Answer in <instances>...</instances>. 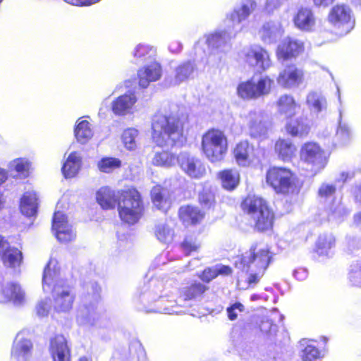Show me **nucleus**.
<instances>
[{
  "label": "nucleus",
  "mask_w": 361,
  "mask_h": 361,
  "mask_svg": "<svg viewBox=\"0 0 361 361\" xmlns=\"http://www.w3.org/2000/svg\"><path fill=\"white\" fill-rule=\"evenodd\" d=\"M348 214V210L341 202H334L330 207L328 215V220L331 222L338 223L344 219Z\"/></svg>",
  "instance_id": "49530a36"
},
{
  "label": "nucleus",
  "mask_w": 361,
  "mask_h": 361,
  "mask_svg": "<svg viewBox=\"0 0 361 361\" xmlns=\"http://www.w3.org/2000/svg\"><path fill=\"white\" fill-rule=\"evenodd\" d=\"M297 151L296 146L289 139H279L275 143V152L283 161L290 160Z\"/></svg>",
  "instance_id": "c9c22d12"
},
{
  "label": "nucleus",
  "mask_w": 361,
  "mask_h": 361,
  "mask_svg": "<svg viewBox=\"0 0 361 361\" xmlns=\"http://www.w3.org/2000/svg\"><path fill=\"white\" fill-rule=\"evenodd\" d=\"M286 129L293 137H303L309 133L310 126L307 118L300 117L289 121L286 125Z\"/></svg>",
  "instance_id": "7c9ffc66"
},
{
  "label": "nucleus",
  "mask_w": 361,
  "mask_h": 361,
  "mask_svg": "<svg viewBox=\"0 0 361 361\" xmlns=\"http://www.w3.org/2000/svg\"><path fill=\"white\" fill-rule=\"evenodd\" d=\"M151 197L153 204L158 209L166 212L171 204L170 191L160 185L154 186L151 190Z\"/></svg>",
  "instance_id": "bb28decb"
},
{
  "label": "nucleus",
  "mask_w": 361,
  "mask_h": 361,
  "mask_svg": "<svg viewBox=\"0 0 361 361\" xmlns=\"http://www.w3.org/2000/svg\"><path fill=\"white\" fill-rule=\"evenodd\" d=\"M336 187L333 183H324L319 188L318 194L321 198H329L336 192Z\"/></svg>",
  "instance_id": "bf43d9fd"
},
{
  "label": "nucleus",
  "mask_w": 361,
  "mask_h": 361,
  "mask_svg": "<svg viewBox=\"0 0 361 361\" xmlns=\"http://www.w3.org/2000/svg\"><path fill=\"white\" fill-rule=\"evenodd\" d=\"M353 140V130L350 125L342 120V110L339 109L338 126L334 136V145L338 147L348 145Z\"/></svg>",
  "instance_id": "393cba45"
},
{
  "label": "nucleus",
  "mask_w": 361,
  "mask_h": 361,
  "mask_svg": "<svg viewBox=\"0 0 361 361\" xmlns=\"http://www.w3.org/2000/svg\"><path fill=\"white\" fill-rule=\"evenodd\" d=\"M162 75V68L159 63L152 61L140 68L137 71L139 85L147 87L150 82L159 80Z\"/></svg>",
  "instance_id": "412c9836"
},
{
  "label": "nucleus",
  "mask_w": 361,
  "mask_h": 361,
  "mask_svg": "<svg viewBox=\"0 0 361 361\" xmlns=\"http://www.w3.org/2000/svg\"><path fill=\"white\" fill-rule=\"evenodd\" d=\"M121 162L118 159L104 157L97 163L99 170L104 173H110L121 166Z\"/></svg>",
  "instance_id": "3c124183"
},
{
  "label": "nucleus",
  "mask_w": 361,
  "mask_h": 361,
  "mask_svg": "<svg viewBox=\"0 0 361 361\" xmlns=\"http://www.w3.org/2000/svg\"><path fill=\"white\" fill-rule=\"evenodd\" d=\"M270 261L269 250L262 244L252 245L249 251L235 260V267L248 274L245 281L243 279L238 280V286L242 289L257 283L263 276Z\"/></svg>",
  "instance_id": "f03ea898"
},
{
  "label": "nucleus",
  "mask_w": 361,
  "mask_h": 361,
  "mask_svg": "<svg viewBox=\"0 0 361 361\" xmlns=\"http://www.w3.org/2000/svg\"><path fill=\"white\" fill-rule=\"evenodd\" d=\"M250 134L254 137H264L268 131V117L260 110H252L245 116Z\"/></svg>",
  "instance_id": "9b49d317"
},
{
  "label": "nucleus",
  "mask_w": 361,
  "mask_h": 361,
  "mask_svg": "<svg viewBox=\"0 0 361 361\" xmlns=\"http://www.w3.org/2000/svg\"><path fill=\"white\" fill-rule=\"evenodd\" d=\"M244 310V306L240 302H235L231 307L227 308L228 317L230 320H235L237 319L239 313Z\"/></svg>",
  "instance_id": "052dcab7"
},
{
  "label": "nucleus",
  "mask_w": 361,
  "mask_h": 361,
  "mask_svg": "<svg viewBox=\"0 0 361 361\" xmlns=\"http://www.w3.org/2000/svg\"><path fill=\"white\" fill-rule=\"evenodd\" d=\"M65 2L76 6H87L99 2L100 0H63ZM3 0H0V4Z\"/></svg>",
  "instance_id": "0e129e2a"
},
{
  "label": "nucleus",
  "mask_w": 361,
  "mask_h": 361,
  "mask_svg": "<svg viewBox=\"0 0 361 361\" xmlns=\"http://www.w3.org/2000/svg\"><path fill=\"white\" fill-rule=\"evenodd\" d=\"M306 104L310 110L315 114H319L327 108L326 97L320 92L310 91L306 96Z\"/></svg>",
  "instance_id": "f704fd0d"
},
{
  "label": "nucleus",
  "mask_w": 361,
  "mask_h": 361,
  "mask_svg": "<svg viewBox=\"0 0 361 361\" xmlns=\"http://www.w3.org/2000/svg\"><path fill=\"white\" fill-rule=\"evenodd\" d=\"M300 159L310 165L312 171L315 173L322 170L327 163L324 151L315 142H307L302 145Z\"/></svg>",
  "instance_id": "9d476101"
},
{
  "label": "nucleus",
  "mask_w": 361,
  "mask_h": 361,
  "mask_svg": "<svg viewBox=\"0 0 361 361\" xmlns=\"http://www.w3.org/2000/svg\"><path fill=\"white\" fill-rule=\"evenodd\" d=\"M242 207L250 216L255 228L265 231L271 228L274 213L264 199L257 196H248L242 203Z\"/></svg>",
  "instance_id": "20e7f679"
},
{
  "label": "nucleus",
  "mask_w": 361,
  "mask_h": 361,
  "mask_svg": "<svg viewBox=\"0 0 361 361\" xmlns=\"http://www.w3.org/2000/svg\"><path fill=\"white\" fill-rule=\"evenodd\" d=\"M234 35L231 32L218 30L206 35V42L212 49L226 51L231 48L230 40Z\"/></svg>",
  "instance_id": "4be33fe9"
},
{
  "label": "nucleus",
  "mask_w": 361,
  "mask_h": 361,
  "mask_svg": "<svg viewBox=\"0 0 361 361\" xmlns=\"http://www.w3.org/2000/svg\"><path fill=\"white\" fill-rule=\"evenodd\" d=\"M195 66L191 61H186L176 66L171 74L164 78L167 87L177 86L188 80L193 74Z\"/></svg>",
  "instance_id": "2eb2a0df"
},
{
  "label": "nucleus",
  "mask_w": 361,
  "mask_h": 361,
  "mask_svg": "<svg viewBox=\"0 0 361 361\" xmlns=\"http://www.w3.org/2000/svg\"><path fill=\"white\" fill-rule=\"evenodd\" d=\"M293 276L298 281H304L307 278L308 271L305 268H298L294 271Z\"/></svg>",
  "instance_id": "338daca9"
},
{
  "label": "nucleus",
  "mask_w": 361,
  "mask_h": 361,
  "mask_svg": "<svg viewBox=\"0 0 361 361\" xmlns=\"http://www.w3.org/2000/svg\"><path fill=\"white\" fill-rule=\"evenodd\" d=\"M96 318L97 312L95 304H92L90 306L84 305L80 307L77 316V320L79 324L82 325H92L94 324Z\"/></svg>",
  "instance_id": "37998d69"
},
{
  "label": "nucleus",
  "mask_w": 361,
  "mask_h": 361,
  "mask_svg": "<svg viewBox=\"0 0 361 361\" xmlns=\"http://www.w3.org/2000/svg\"><path fill=\"white\" fill-rule=\"evenodd\" d=\"M281 23L278 20H269L263 23L258 31L260 39L267 44L276 42L283 34Z\"/></svg>",
  "instance_id": "aec40b11"
},
{
  "label": "nucleus",
  "mask_w": 361,
  "mask_h": 361,
  "mask_svg": "<svg viewBox=\"0 0 361 361\" xmlns=\"http://www.w3.org/2000/svg\"><path fill=\"white\" fill-rule=\"evenodd\" d=\"M348 280L351 286L361 288V262L350 266Z\"/></svg>",
  "instance_id": "864d4df0"
},
{
  "label": "nucleus",
  "mask_w": 361,
  "mask_h": 361,
  "mask_svg": "<svg viewBox=\"0 0 361 361\" xmlns=\"http://www.w3.org/2000/svg\"><path fill=\"white\" fill-rule=\"evenodd\" d=\"M154 233L161 242L167 243L173 239V232L166 223L158 224L155 227Z\"/></svg>",
  "instance_id": "8fccbe9b"
},
{
  "label": "nucleus",
  "mask_w": 361,
  "mask_h": 361,
  "mask_svg": "<svg viewBox=\"0 0 361 361\" xmlns=\"http://www.w3.org/2000/svg\"><path fill=\"white\" fill-rule=\"evenodd\" d=\"M336 239L331 233H324L318 237L315 244V252L319 255H329L335 246Z\"/></svg>",
  "instance_id": "ea45409f"
},
{
  "label": "nucleus",
  "mask_w": 361,
  "mask_h": 361,
  "mask_svg": "<svg viewBox=\"0 0 361 361\" xmlns=\"http://www.w3.org/2000/svg\"><path fill=\"white\" fill-rule=\"evenodd\" d=\"M37 207L38 197L36 192L34 191L25 192L20 200L21 212L27 216H32L37 213Z\"/></svg>",
  "instance_id": "473e14b6"
},
{
  "label": "nucleus",
  "mask_w": 361,
  "mask_h": 361,
  "mask_svg": "<svg viewBox=\"0 0 361 361\" xmlns=\"http://www.w3.org/2000/svg\"><path fill=\"white\" fill-rule=\"evenodd\" d=\"M179 216L183 222L186 224L199 223L204 217V214L197 207L183 206L180 208Z\"/></svg>",
  "instance_id": "e433bc0d"
},
{
  "label": "nucleus",
  "mask_w": 361,
  "mask_h": 361,
  "mask_svg": "<svg viewBox=\"0 0 361 361\" xmlns=\"http://www.w3.org/2000/svg\"><path fill=\"white\" fill-rule=\"evenodd\" d=\"M52 228L58 240L68 243L75 238L76 234L73 226L68 224L63 213L58 211L54 213Z\"/></svg>",
  "instance_id": "4468645a"
},
{
  "label": "nucleus",
  "mask_w": 361,
  "mask_h": 361,
  "mask_svg": "<svg viewBox=\"0 0 361 361\" xmlns=\"http://www.w3.org/2000/svg\"><path fill=\"white\" fill-rule=\"evenodd\" d=\"M178 156L169 151L155 152L152 159V164L154 166L169 169L176 165Z\"/></svg>",
  "instance_id": "4c0bfd02"
},
{
  "label": "nucleus",
  "mask_w": 361,
  "mask_h": 361,
  "mask_svg": "<svg viewBox=\"0 0 361 361\" xmlns=\"http://www.w3.org/2000/svg\"><path fill=\"white\" fill-rule=\"evenodd\" d=\"M267 182L278 193L288 194L297 190L296 177L286 168L270 169L267 173Z\"/></svg>",
  "instance_id": "0eeeda50"
},
{
  "label": "nucleus",
  "mask_w": 361,
  "mask_h": 361,
  "mask_svg": "<svg viewBox=\"0 0 361 361\" xmlns=\"http://www.w3.org/2000/svg\"><path fill=\"white\" fill-rule=\"evenodd\" d=\"M216 276H228L231 274L232 269L230 267L222 264H216L214 266Z\"/></svg>",
  "instance_id": "69168bd1"
},
{
  "label": "nucleus",
  "mask_w": 361,
  "mask_h": 361,
  "mask_svg": "<svg viewBox=\"0 0 361 361\" xmlns=\"http://www.w3.org/2000/svg\"><path fill=\"white\" fill-rule=\"evenodd\" d=\"M281 0H266L265 8L271 12L281 4Z\"/></svg>",
  "instance_id": "774afa93"
},
{
  "label": "nucleus",
  "mask_w": 361,
  "mask_h": 361,
  "mask_svg": "<svg viewBox=\"0 0 361 361\" xmlns=\"http://www.w3.org/2000/svg\"><path fill=\"white\" fill-rule=\"evenodd\" d=\"M143 204L139 192L135 188L123 190L118 203L121 219L128 224H135L143 214Z\"/></svg>",
  "instance_id": "39448f33"
},
{
  "label": "nucleus",
  "mask_w": 361,
  "mask_h": 361,
  "mask_svg": "<svg viewBox=\"0 0 361 361\" xmlns=\"http://www.w3.org/2000/svg\"><path fill=\"white\" fill-rule=\"evenodd\" d=\"M49 352L54 361H71V348L66 338L57 335L50 341Z\"/></svg>",
  "instance_id": "a211bd4d"
},
{
  "label": "nucleus",
  "mask_w": 361,
  "mask_h": 361,
  "mask_svg": "<svg viewBox=\"0 0 361 361\" xmlns=\"http://www.w3.org/2000/svg\"><path fill=\"white\" fill-rule=\"evenodd\" d=\"M202 149L210 161H221L228 150V141L226 135L219 130L207 131L202 138Z\"/></svg>",
  "instance_id": "423d86ee"
},
{
  "label": "nucleus",
  "mask_w": 361,
  "mask_h": 361,
  "mask_svg": "<svg viewBox=\"0 0 361 361\" xmlns=\"http://www.w3.org/2000/svg\"><path fill=\"white\" fill-rule=\"evenodd\" d=\"M328 19L335 27L341 30V34L348 33L355 25L351 9L344 4L333 6L329 11Z\"/></svg>",
  "instance_id": "1a4fd4ad"
},
{
  "label": "nucleus",
  "mask_w": 361,
  "mask_h": 361,
  "mask_svg": "<svg viewBox=\"0 0 361 361\" xmlns=\"http://www.w3.org/2000/svg\"><path fill=\"white\" fill-rule=\"evenodd\" d=\"M233 156L238 166H248L253 160L254 147L247 141L240 142L234 148Z\"/></svg>",
  "instance_id": "b1692460"
},
{
  "label": "nucleus",
  "mask_w": 361,
  "mask_h": 361,
  "mask_svg": "<svg viewBox=\"0 0 361 361\" xmlns=\"http://www.w3.org/2000/svg\"><path fill=\"white\" fill-rule=\"evenodd\" d=\"M177 161L182 171L190 178H200L206 173L202 161L186 152H180L178 155Z\"/></svg>",
  "instance_id": "ddd939ff"
},
{
  "label": "nucleus",
  "mask_w": 361,
  "mask_h": 361,
  "mask_svg": "<svg viewBox=\"0 0 361 361\" xmlns=\"http://www.w3.org/2000/svg\"><path fill=\"white\" fill-rule=\"evenodd\" d=\"M200 247V244L192 238H185L182 243V248L183 251L187 254H190L191 252L196 251Z\"/></svg>",
  "instance_id": "680f3d73"
},
{
  "label": "nucleus",
  "mask_w": 361,
  "mask_h": 361,
  "mask_svg": "<svg viewBox=\"0 0 361 361\" xmlns=\"http://www.w3.org/2000/svg\"><path fill=\"white\" fill-rule=\"evenodd\" d=\"M29 162L27 160L22 158L16 159L11 161L8 164L10 170H15L18 173L24 174L29 169Z\"/></svg>",
  "instance_id": "6e6d98bb"
},
{
  "label": "nucleus",
  "mask_w": 361,
  "mask_h": 361,
  "mask_svg": "<svg viewBox=\"0 0 361 361\" xmlns=\"http://www.w3.org/2000/svg\"><path fill=\"white\" fill-rule=\"evenodd\" d=\"M137 98L133 93L125 94L112 102V111L116 115L131 114L135 111Z\"/></svg>",
  "instance_id": "5701e85b"
},
{
  "label": "nucleus",
  "mask_w": 361,
  "mask_h": 361,
  "mask_svg": "<svg viewBox=\"0 0 361 361\" xmlns=\"http://www.w3.org/2000/svg\"><path fill=\"white\" fill-rule=\"evenodd\" d=\"M51 305L49 298L39 300L35 307V312L38 317H47L51 309Z\"/></svg>",
  "instance_id": "13d9d810"
},
{
  "label": "nucleus",
  "mask_w": 361,
  "mask_h": 361,
  "mask_svg": "<svg viewBox=\"0 0 361 361\" xmlns=\"http://www.w3.org/2000/svg\"><path fill=\"white\" fill-rule=\"evenodd\" d=\"M12 301L16 305H21L25 301V293L20 286L15 283H0V302Z\"/></svg>",
  "instance_id": "6ab92c4d"
},
{
  "label": "nucleus",
  "mask_w": 361,
  "mask_h": 361,
  "mask_svg": "<svg viewBox=\"0 0 361 361\" xmlns=\"http://www.w3.org/2000/svg\"><path fill=\"white\" fill-rule=\"evenodd\" d=\"M244 62L259 72L268 70L272 65L269 51L259 45H251L243 51Z\"/></svg>",
  "instance_id": "6e6552de"
},
{
  "label": "nucleus",
  "mask_w": 361,
  "mask_h": 361,
  "mask_svg": "<svg viewBox=\"0 0 361 361\" xmlns=\"http://www.w3.org/2000/svg\"><path fill=\"white\" fill-rule=\"evenodd\" d=\"M312 343L307 339L300 341L301 345L305 346L301 355L302 361H314L320 357V352Z\"/></svg>",
  "instance_id": "de8ad7c7"
},
{
  "label": "nucleus",
  "mask_w": 361,
  "mask_h": 361,
  "mask_svg": "<svg viewBox=\"0 0 361 361\" xmlns=\"http://www.w3.org/2000/svg\"><path fill=\"white\" fill-rule=\"evenodd\" d=\"M200 277L203 281H204L206 283H209L212 279H215L216 277V271L214 269V266L212 267L205 269L202 271V273L200 276Z\"/></svg>",
  "instance_id": "e2e57ef3"
},
{
  "label": "nucleus",
  "mask_w": 361,
  "mask_h": 361,
  "mask_svg": "<svg viewBox=\"0 0 361 361\" xmlns=\"http://www.w3.org/2000/svg\"><path fill=\"white\" fill-rule=\"evenodd\" d=\"M224 188L231 190L237 187L240 181V174L236 169H226L218 173Z\"/></svg>",
  "instance_id": "58836bf2"
},
{
  "label": "nucleus",
  "mask_w": 361,
  "mask_h": 361,
  "mask_svg": "<svg viewBox=\"0 0 361 361\" xmlns=\"http://www.w3.org/2000/svg\"><path fill=\"white\" fill-rule=\"evenodd\" d=\"M96 198L100 206L105 209L114 208L116 203L114 192L108 187L101 188L97 192Z\"/></svg>",
  "instance_id": "a19ab883"
},
{
  "label": "nucleus",
  "mask_w": 361,
  "mask_h": 361,
  "mask_svg": "<svg viewBox=\"0 0 361 361\" xmlns=\"http://www.w3.org/2000/svg\"><path fill=\"white\" fill-rule=\"evenodd\" d=\"M58 262L51 259L44 268L42 278L44 291H52V307L56 312H68L72 307L75 295L71 286L59 277Z\"/></svg>",
  "instance_id": "f257e3e1"
},
{
  "label": "nucleus",
  "mask_w": 361,
  "mask_h": 361,
  "mask_svg": "<svg viewBox=\"0 0 361 361\" xmlns=\"http://www.w3.org/2000/svg\"><path fill=\"white\" fill-rule=\"evenodd\" d=\"M152 129V140L158 146L181 145L185 141L183 121L174 115H155Z\"/></svg>",
  "instance_id": "7ed1b4c3"
},
{
  "label": "nucleus",
  "mask_w": 361,
  "mask_h": 361,
  "mask_svg": "<svg viewBox=\"0 0 361 361\" xmlns=\"http://www.w3.org/2000/svg\"><path fill=\"white\" fill-rule=\"evenodd\" d=\"M257 99L270 93L274 81L267 75L260 76L259 78L249 80Z\"/></svg>",
  "instance_id": "72a5a7b5"
},
{
  "label": "nucleus",
  "mask_w": 361,
  "mask_h": 361,
  "mask_svg": "<svg viewBox=\"0 0 361 361\" xmlns=\"http://www.w3.org/2000/svg\"><path fill=\"white\" fill-rule=\"evenodd\" d=\"M82 166V157L77 152H71L63 164L61 171L66 178H74Z\"/></svg>",
  "instance_id": "cd10ccee"
},
{
  "label": "nucleus",
  "mask_w": 361,
  "mask_h": 361,
  "mask_svg": "<svg viewBox=\"0 0 361 361\" xmlns=\"http://www.w3.org/2000/svg\"><path fill=\"white\" fill-rule=\"evenodd\" d=\"M303 50L304 46L301 41L288 37L279 44L276 54L279 60L286 61L295 58Z\"/></svg>",
  "instance_id": "f3484780"
},
{
  "label": "nucleus",
  "mask_w": 361,
  "mask_h": 361,
  "mask_svg": "<svg viewBox=\"0 0 361 361\" xmlns=\"http://www.w3.org/2000/svg\"><path fill=\"white\" fill-rule=\"evenodd\" d=\"M236 90L238 96L244 100L257 99L249 80L239 83Z\"/></svg>",
  "instance_id": "603ef678"
},
{
  "label": "nucleus",
  "mask_w": 361,
  "mask_h": 361,
  "mask_svg": "<svg viewBox=\"0 0 361 361\" xmlns=\"http://www.w3.org/2000/svg\"><path fill=\"white\" fill-rule=\"evenodd\" d=\"M74 133L77 140L82 144L87 142L93 136L91 125L86 120L77 121Z\"/></svg>",
  "instance_id": "79ce46f5"
},
{
  "label": "nucleus",
  "mask_w": 361,
  "mask_h": 361,
  "mask_svg": "<svg viewBox=\"0 0 361 361\" xmlns=\"http://www.w3.org/2000/svg\"><path fill=\"white\" fill-rule=\"evenodd\" d=\"M139 131L134 128H128L123 130L121 135V141L124 147L129 150L133 151L137 147Z\"/></svg>",
  "instance_id": "a18cd8bd"
},
{
  "label": "nucleus",
  "mask_w": 361,
  "mask_h": 361,
  "mask_svg": "<svg viewBox=\"0 0 361 361\" xmlns=\"http://www.w3.org/2000/svg\"><path fill=\"white\" fill-rule=\"evenodd\" d=\"M259 329L264 334L272 336L276 334L277 326L270 319L264 317L261 320Z\"/></svg>",
  "instance_id": "4d7b16f0"
},
{
  "label": "nucleus",
  "mask_w": 361,
  "mask_h": 361,
  "mask_svg": "<svg viewBox=\"0 0 361 361\" xmlns=\"http://www.w3.org/2000/svg\"><path fill=\"white\" fill-rule=\"evenodd\" d=\"M206 289V286L200 283H194L189 287H185L180 290V296L175 302L179 306H185L188 300L202 295Z\"/></svg>",
  "instance_id": "2f4dec72"
},
{
  "label": "nucleus",
  "mask_w": 361,
  "mask_h": 361,
  "mask_svg": "<svg viewBox=\"0 0 361 361\" xmlns=\"http://www.w3.org/2000/svg\"><path fill=\"white\" fill-rule=\"evenodd\" d=\"M132 54L135 62H139L152 57L155 54V49L149 45L139 44L135 47Z\"/></svg>",
  "instance_id": "09e8293b"
},
{
  "label": "nucleus",
  "mask_w": 361,
  "mask_h": 361,
  "mask_svg": "<svg viewBox=\"0 0 361 361\" xmlns=\"http://www.w3.org/2000/svg\"><path fill=\"white\" fill-rule=\"evenodd\" d=\"M4 264L9 267L20 266L22 261L21 252L15 247H8L0 256Z\"/></svg>",
  "instance_id": "c03bdc74"
},
{
  "label": "nucleus",
  "mask_w": 361,
  "mask_h": 361,
  "mask_svg": "<svg viewBox=\"0 0 361 361\" xmlns=\"http://www.w3.org/2000/svg\"><path fill=\"white\" fill-rule=\"evenodd\" d=\"M295 25L300 30H311L315 25V18L310 8H302L293 18Z\"/></svg>",
  "instance_id": "c85d7f7f"
},
{
  "label": "nucleus",
  "mask_w": 361,
  "mask_h": 361,
  "mask_svg": "<svg viewBox=\"0 0 361 361\" xmlns=\"http://www.w3.org/2000/svg\"><path fill=\"white\" fill-rule=\"evenodd\" d=\"M276 104L279 113L288 118L295 115L297 109L300 107L293 96L288 94L281 95Z\"/></svg>",
  "instance_id": "c756f323"
},
{
  "label": "nucleus",
  "mask_w": 361,
  "mask_h": 361,
  "mask_svg": "<svg viewBox=\"0 0 361 361\" xmlns=\"http://www.w3.org/2000/svg\"><path fill=\"white\" fill-rule=\"evenodd\" d=\"M32 343L27 331L19 332L13 341L11 357L18 361H26L30 356Z\"/></svg>",
  "instance_id": "dca6fc26"
},
{
  "label": "nucleus",
  "mask_w": 361,
  "mask_h": 361,
  "mask_svg": "<svg viewBox=\"0 0 361 361\" xmlns=\"http://www.w3.org/2000/svg\"><path fill=\"white\" fill-rule=\"evenodd\" d=\"M257 2L255 0H243L240 5L234 8L228 16L233 24H240L245 20L256 9Z\"/></svg>",
  "instance_id": "a878e982"
},
{
  "label": "nucleus",
  "mask_w": 361,
  "mask_h": 361,
  "mask_svg": "<svg viewBox=\"0 0 361 361\" xmlns=\"http://www.w3.org/2000/svg\"><path fill=\"white\" fill-rule=\"evenodd\" d=\"M199 202L204 208H210L215 203L214 195L210 189H203L199 195Z\"/></svg>",
  "instance_id": "5fc2aeb1"
},
{
  "label": "nucleus",
  "mask_w": 361,
  "mask_h": 361,
  "mask_svg": "<svg viewBox=\"0 0 361 361\" xmlns=\"http://www.w3.org/2000/svg\"><path fill=\"white\" fill-rule=\"evenodd\" d=\"M305 79L302 69L295 65H289L281 71L276 78L277 83L286 89H293L300 86Z\"/></svg>",
  "instance_id": "f8f14e48"
}]
</instances>
